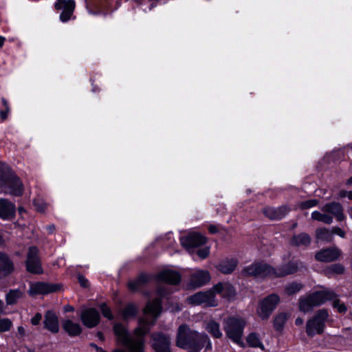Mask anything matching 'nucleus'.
Returning <instances> with one entry per match:
<instances>
[{"mask_svg":"<svg viewBox=\"0 0 352 352\" xmlns=\"http://www.w3.org/2000/svg\"><path fill=\"white\" fill-rule=\"evenodd\" d=\"M210 279V276L208 271L197 270L191 274L190 284L192 287H199L208 283Z\"/></svg>","mask_w":352,"mask_h":352,"instance_id":"obj_15","label":"nucleus"},{"mask_svg":"<svg viewBox=\"0 0 352 352\" xmlns=\"http://www.w3.org/2000/svg\"><path fill=\"white\" fill-rule=\"evenodd\" d=\"M58 284H49L43 282L32 283L30 285L29 294L30 296L45 295L60 289Z\"/></svg>","mask_w":352,"mask_h":352,"instance_id":"obj_9","label":"nucleus"},{"mask_svg":"<svg viewBox=\"0 0 352 352\" xmlns=\"http://www.w3.org/2000/svg\"><path fill=\"white\" fill-rule=\"evenodd\" d=\"M346 184L347 185H352V176L347 180Z\"/></svg>","mask_w":352,"mask_h":352,"instance_id":"obj_57","label":"nucleus"},{"mask_svg":"<svg viewBox=\"0 0 352 352\" xmlns=\"http://www.w3.org/2000/svg\"><path fill=\"white\" fill-rule=\"evenodd\" d=\"M148 280V276L142 274L138 277L135 280L131 281L129 283V287L131 290H138L142 285Z\"/></svg>","mask_w":352,"mask_h":352,"instance_id":"obj_30","label":"nucleus"},{"mask_svg":"<svg viewBox=\"0 0 352 352\" xmlns=\"http://www.w3.org/2000/svg\"><path fill=\"white\" fill-rule=\"evenodd\" d=\"M340 254L338 248H328L322 250L316 254L315 258L321 262H331L336 260Z\"/></svg>","mask_w":352,"mask_h":352,"instance_id":"obj_16","label":"nucleus"},{"mask_svg":"<svg viewBox=\"0 0 352 352\" xmlns=\"http://www.w3.org/2000/svg\"><path fill=\"white\" fill-rule=\"evenodd\" d=\"M301 267V263L292 262L275 270L265 263H255L245 267L242 274L256 278L285 276L295 273Z\"/></svg>","mask_w":352,"mask_h":352,"instance_id":"obj_2","label":"nucleus"},{"mask_svg":"<svg viewBox=\"0 0 352 352\" xmlns=\"http://www.w3.org/2000/svg\"><path fill=\"white\" fill-rule=\"evenodd\" d=\"M42 315L39 313H37L32 319L31 322L33 325H37L39 324L41 320Z\"/></svg>","mask_w":352,"mask_h":352,"instance_id":"obj_46","label":"nucleus"},{"mask_svg":"<svg viewBox=\"0 0 352 352\" xmlns=\"http://www.w3.org/2000/svg\"><path fill=\"white\" fill-rule=\"evenodd\" d=\"M170 338L162 333L152 335V346L155 352H170Z\"/></svg>","mask_w":352,"mask_h":352,"instance_id":"obj_10","label":"nucleus"},{"mask_svg":"<svg viewBox=\"0 0 352 352\" xmlns=\"http://www.w3.org/2000/svg\"><path fill=\"white\" fill-rule=\"evenodd\" d=\"M327 318L328 313L325 309L319 310L312 319L307 321L306 326L307 333L310 336L322 333L324 331Z\"/></svg>","mask_w":352,"mask_h":352,"instance_id":"obj_6","label":"nucleus"},{"mask_svg":"<svg viewBox=\"0 0 352 352\" xmlns=\"http://www.w3.org/2000/svg\"><path fill=\"white\" fill-rule=\"evenodd\" d=\"M311 218L314 220L322 222L326 224H331L333 222V217L327 212H321L317 210L311 213Z\"/></svg>","mask_w":352,"mask_h":352,"instance_id":"obj_27","label":"nucleus"},{"mask_svg":"<svg viewBox=\"0 0 352 352\" xmlns=\"http://www.w3.org/2000/svg\"><path fill=\"white\" fill-rule=\"evenodd\" d=\"M81 320L85 326L88 328H92L99 322L100 314L96 309H87L82 311Z\"/></svg>","mask_w":352,"mask_h":352,"instance_id":"obj_13","label":"nucleus"},{"mask_svg":"<svg viewBox=\"0 0 352 352\" xmlns=\"http://www.w3.org/2000/svg\"><path fill=\"white\" fill-rule=\"evenodd\" d=\"M236 265L235 259H226L219 264L218 270L223 274H230L234 270Z\"/></svg>","mask_w":352,"mask_h":352,"instance_id":"obj_25","label":"nucleus"},{"mask_svg":"<svg viewBox=\"0 0 352 352\" xmlns=\"http://www.w3.org/2000/svg\"><path fill=\"white\" fill-rule=\"evenodd\" d=\"M0 185L5 193L21 196L23 192V184L16 175L9 171L8 165L0 163Z\"/></svg>","mask_w":352,"mask_h":352,"instance_id":"obj_4","label":"nucleus"},{"mask_svg":"<svg viewBox=\"0 0 352 352\" xmlns=\"http://www.w3.org/2000/svg\"><path fill=\"white\" fill-rule=\"evenodd\" d=\"M310 296L314 301V305L316 306H319L326 301L333 300L336 298L334 292L326 289L314 292Z\"/></svg>","mask_w":352,"mask_h":352,"instance_id":"obj_17","label":"nucleus"},{"mask_svg":"<svg viewBox=\"0 0 352 352\" xmlns=\"http://www.w3.org/2000/svg\"><path fill=\"white\" fill-rule=\"evenodd\" d=\"M158 279L168 284L177 285L181 280V276L175 271L164 270L158 274Z\"/></svg>","mask_w":352,"mask_h":352,"instance_id":"obj_19","label":"nucleus"},{"mask_svg":"<svg viewBox=\"0 0 352 352\" xmlns=\"http://www.w3.org/2000/svg\"><path fill=\"white\" fill-rule=\"evenodd\" d=\"M311 243V237L307 233H300L294 235L290 240V244L294 246H308Z\"/></svg>","mask_w":352,"mask_h":352,"instance_id":"obj_23","label":"nucleus"},{"mask_svg":"<svg viewBox=\"0 0 352 352\" xmlns=\"http://www.w3.org/2000/svg\"><path fill=\"white\" fill-rule=\"evenodd\" d=\"M12 326V322L7 318L0 320V331L5 332L10 330Z\"/></svg>","mask_w":352,"mask_h":352,"instance_id":"obj_40","label":"nucleus"},{"mask_svg":"<svg viewBox=\"0 0 352 352\" xmlns=\"http://www.w3.org/2000/svg\"><path fill=\"white\" fill-rule=\"evenodd\" d=\"M44 324L45 327L53 333H56L59 331L58 317L51 311L46 312Z\"/></svg>","mask_w":352,"mask_h":352,"instance_id":"obj_20","label":"nucleus"},{"mask_svg":"<svg viewBox=\"0 0 352 352\" xmlns=\"http://www.w3.org/2000/svg\"><path fill=\"white\" fill-rule=\"evenodd\" d=\"M295 323L296 325H301L303 323V320L300 318H296Z\"/></svg>","mask_w":352,"mask_h":352,"instance_id":"obj_52","label":"nucleus"},{"mask_svg":"<svg viewBox=\"0 0 352 352\" xmlns=\"http://www.w3.org/2000/svg\"><path fill=\"white\" fill-rule=\"evenodd\" d=\"M138 311V307L134 304H128L122 311L121 314L124 320L134 317Z\"/></svg>","mask_w":352,"mask_h":352,"instance_id":"obj_29","label":"nucleus"},{"mask_svg":"<svg viewBox=\"0 0 352 352\" xmlns=\"http://www.w3.org/2000/svg\"><path fill=\"white\" fill-rule=\"evenodd\" d=\"M349 214L352 219V207L349 209Z\"/></svg>","mask_w":352,"mask_h":352,"instance_id":"obj_59","label":"nucleus"},{"mask_svg":"<svg viewBox=\"0 0 352 352\" xmlns=\"http://www.w3.org/2000/svg\"><path fill=\"white\" fill-rule=\"evenodd\" d=\"M90 346L91 347H93L94 349H95L96 351V352H106L104 351L102 348H100L98 347L96 344H91Z\"/></svg>","mask_w":352,"mask_h":352,"instance_id":"obj_49","label":"nucleus"},{"mask_svg":"<svg viewBox=\"0 0 352 352\" xmlns=\"http://www.w3.org/2000/svg\"><path fill=\"white\" fill-rule=\"evenodd\" d=\"M287 320V315L285 313L278 314L274 320V327L276 330H280Z\"/></svg>","mask_w":352,"mask_h":352,"instance_id":"obj_33","label":"nucleus"},{"mask_svg":"<svg viewBox=\"0 0 352 352\" xmlns=\"http://www.w3.org/2000/svg\"><path fill=\"white\" fill-rule=\"evenodd\" d=\"M316 237L319 240L329 241L332 239L331 230L327 228H320L316 230Z\"/></svg>","mask_w":352,"mask_h":352,"instance_id":"obj_31","label":"nucleus"},{"mask_svg":"<svg viewBox=\"0 0 352 352\" xmlns=\"http://www.w3.org/2000/svg\"><path fill=\"white\" fill-rule=\"evenodd\" d=\"M1 102H2V104H3V107H4V109H1L0 111V116H1V120L3 121H4L8 118V113L10 111V107H9L8 103L6 100V99L2 98L1 99Z\"/></svg>","mask_w":352,"mask_h":352,"instance_id":"obj_39","label":"nucleus"},{"mask_svg":"<svg viewBox=\"0 0 352 352\" xmlns=\"http://www.w3.org/2000/svg\"><path fill=\"white\" fill-rule=\"evenodd\" d=\"M206 242V238L198 233H190L186 236L181 239V243L187 250H190L192 248L199 247Z\"/></svg>","mask_w":352,"mask_h":352,"instance_id":"obj_12","label":"nucleus"},{"mask_svg":"<svg viewBox=\"0 0 352 352\" xmlns=\"http://www.w3.org/2000/svg\"><path fill=\"white\" fill-rule=\"evenodd\" d=\"M314 306L315 305H314V301L312 300L310 295L305 298L301 299L300 301V309L304 312L310 311Z\"/></svg>","mask_w":352,"mask_h":352,"instance_id":"obj_32","label":"nucleus"},{"mask_svg":"<svg viewBox=\"0 0 352 352\" xmlns=\"http://www.w3.org/2000/svg\"><path fill=\"white\" fill-rule=\"evenodd\" d=\"M344 267L340 264H334L329 267L325 273L327 275H332L333 274H340L344 272Z\"/></svg>","mask_w":352,"mask_h":352,"instance_id":"obj_35","label":"nucleus"},{"mask_svg":"<svg viewBox=\"0 0 352 352\" xmlns=\"http://www.w3.org/2000/svg\"><path fill=\"white\" fill-rule=\"evenodd\" d=\"M48 229H49V232H53V230H54V226H50V227L48 228Z\"/></svg>","mask_w":352,"mask_h":352,"instance_id":"obj_58","label":"nucleus"},{"mask_svg":"<svg viewBox=\"0 0 352 352\" xmlns=\"http://www.w3.org/2000/svg\"><path fill=\"white\" fill-rule=\"evenodd\" d=\"M205 344L206 349H212V343L206 334L192 331L184 324L179 326L176 340L178 347L189 352H199Z\"/></svg>","mask_w":352,"mask_h":352,"instance_id":"obj_1","label":"nucleus"},{"mask_svg":"<svg viewBox=\"0 0 352 352\" xmlns=\"http://www.w3.org/2000/svg\"><path fill=\"white\" fill-rule=\"evenodd\" d=\"M159 292V294H160V296H164V294L162 293V292L161 290H159V292Z\"/></svg>","mask_w":352,"mask_h":352,"instance_id":"obj_60","label":"nucleus"},{"mask_svg":"<svg viewBox=\"0 0 352 352\" xmlns=\"http://www.w3.org/2000/svg\"><path fill=\"white\" fill-rule=\"evenodd\" d=\"M97 336L100 340H104V336L101 333H100V332L98 333Z\"/></svg>","mask_w":352,"mask_h":352,"instance_id":"obj_55","label":"nucleus"},{"mask_svg":"<svg viewBox=\"0 0 352 352\" xmlns=\"http://www.w3.org/2000/svg\"><path fill=\"white\" fill-rule=\"evenodd\" d=\"M134 2L138 6L142 4V0H134Z\"/></svg>","mask_w":352,"mask_h":352,"instance_id":"obj_56","label":"nucleus"},{"mask_svg":"<svg viewBox=\"0 0 352 352\" xmlns=\"http://www.w3.org/2000/svg\"><path fill=\"white\" fill-rule=\"evenodd\" d=\"M245 321L241 318L231 317L223 322V329L228 338L234 343L241 345V338Z\"/></svg>","mask_w":352,"mask_h":352,"instance_id":"obj_5","label":"nucleus"},{"mask_svg":"<svg viewBox=\"0 0 352 352\" xmlns=\"http://www.w3.org/2000/svg\"><path fill=\"white\" fill-rule=\"evenodd\" d=\"M220 294L223 296H230L234 294L232 287L228 283H219L214 286L213 291L198 292L188 298V301L194 305L214 307L217 305L214 294Z\"/></svg>","mask_w":352,"mask_h":352,"instance_id":"obj_3","label":"nucleus"},{"mask_svg":"<svg viewBox=\"0 0 352 352\" xmlns=\"http://www.w3.org/2000/svg\"><path fill=\"white\" fill-rule=\"evenodd\" d=\"M54 6L58 10H63L60 15V19L63 22H66L73 14L75 9V2L74 0H57Z\"/></svg>","mask_w":352,"mask_h":352,"instance_id":"obj_11","label":"nucleus"},{"mask_svg":"<svg viewBox=\"0 0 352 352\" xmlns=\"http://www.w3.org/2000/svg\"><path fill=\"white\" fill-rule=\"evenodd\" d=\"M63 328L71 336H77L81 332L80 324L73 322L70 320H65L63 322Z\"/></svg>","mask_w":352,"mask_h":352,"instance_id":"obj_24","label":"nucleus"},{"mask_svg":"<svg viewBox=\"0 0 352 352\" xmlns=\"http://www.w3.org/2000/svg\"><path fill=\"white\" fill-rule=\"evenodd\" d=\"M331 233H332V235L337 234V235L341 236L342 238H344L345 236L344 232L341 228H340L338 227L333 228V229L331 230Z\"/></svg>","mask_w":352,"mask_h":352,"instance_id":"obj_44","label":"nucleus"},{"mask_svg":"<svg viewBox=\"0 0 352 352\" xmlns=\"http://www.w3.org/2000/svg\"><path fill=\"white\" fill-rule=\"evenodd\" d=\"M302 288V285L297 283H292L287 285L285 292L288 295H293L298 292Z\"/></svg>","mask_w":352,"mask_h":352,"instance_id":"obj_36","label":"nucleus"},{"mask_svg":"<svg viewBox=\"0 0 352 352\" xmlns=\"http://www.w3.org/2000/svg\"><path fill=\"white\" fill-rule=\"evenodd\" d=\"M34 206L38 212H43L45 211L46 204L40 199H36L34 201Z\"/></svg>","mask_w":352,"mask_h":352,"instance_id":"obj_41","label":"nucleus"},{"mask_svg":"<svg viewBox=\"0 0 352 352\" xmlns=\"http://www.w3.org/2000/svg\"><path fill=\"white\" fill-rule=\"evenodd\" d=\"M321 210L330 215L331 214L332 217H335L339 221H343L345 219L342 206L338 202L327 204L322 207Z\"/></svg>","mask_w":352,"mask_h":352,"instance_id":"obj_14","label":"nucleus"},{"mask_svg":"<svg viewBox=\"0 0 352 352\" xmlns=\"http://www.w3.org/2000/svg\"><path fill=\"white\" fill-rule=\"evenodd\" d=\"M100 309L105 318H108L109 320H112L113 318V316L110 308L107 307L105 303H102L100 305Z\"/></svg>","mask_w":352,"mask_h":352,"instance_id":"obj_38","label":"nucleus"},{"mask_svg":"<svg viewBox=\"0 0 352 352\" xmlns=\"http://www.w3.org/2000/svg\"><path fill=\"white\" fill-rule=\"evenodd\" d=\"M333 306L336 307L339 312L342 313L346 310V307L344 304L340 303L339 300L336 299V297L333 300Z\"/></svg>","mask_w":352,"mask_h":352,"instance_id":"obj_42","label":"nucleus"},{"mask_svg":"<svg viewBox=\"0 0 352 352\" xmlns=\"http://www.w3.org/2000/svg\"><path fill=\"white\" fill-rule=\"evenodd\" d=\"M208 230L210 233H216L218 231L217 226L211 225L208 228Z\"/></svg>","mask_w":352,"mask_h":352,"instance_id":"obj_48","label":"nucleus"},{"mask_svg":"<svg viewBox=\"0 0 352 352\" xmlns=\"http://www.w3.org/2000/svg\"><path fill=\"white\" fill-rule=\"evenodd\" d=\"M3 313V302L0 300V314Z\"/></svg>","mask_w":352,"mask_h":352,"instance_id":"obj_53","label":"nucleus"},{"mask_svg":"<svg viewBox=\"0 0 352 352\" xmlns=\"http://www.w3.org/2000/svg\"><path fill=\"white\" fill-rule=\"evenodd\" d=\"M206 329L215 338H220L222 336L219 324L214 320H210L206 324Z\"/></svg>","mask_w":352,"mask_h":352,"instance_id":"obj_26","label":"nucleus"},{"mask_svg":"<svg viewBox=\"0 0 352 352\" xmlns=\"http://www.w3.org/2000/svg\"><path fill=\"white\" fill-rule=\"evenodd\" d=\"M280 302L277 294H272L260 301L256 313L262 320H267Z\"/></svg>","mask_w":352,"mask_h":352,"instance_id":"obj_7","label":"nucleus"},{"mask_svg":"<svg viewBox=\"0 0 352 352\" xmlns=\"http://www.w3.org/2000/svg\"><path fill=\"white\" fill-rule=\"evenodd\" d=\"M64 309H65V311H66V312L73 311L74 309V307L70 305L65 306Z\"/></svg>","mask_w":352,"mask_h":352,"instance_id":"obj_51","label":"nucleus"},{"mask_svg":"<svg viewBox=\"0 0 352 352\" xmlns=\"http://www.w3.org/2000/svg\"><path fill=\"white\" fill-rule=\"evenodd\" d=\"M209 253H210V250H209V248H208V247H205V248L200 249L197 251L198 256L201 258H206L209 255Z\"/></svg>","mask_w":352,"mask_h":352,"instance_id":"obj_43","label":"nucleus"},{"mask_svg":"<svg viewBox=\"0 0 352 352\" xmlns=\"http://www.w3.org/2000/svg\"><path fill=\"white\" fill-rule=\"evenodd\" d=\"M15 214V206L7 199H0V218L8 220Z\"/></svg>","mask_w":352,"mask_h":352,"instance_id":"obj_18","label":"nucleus"},{"mask_svg":"<svg viewBox=\"0 0 352 352\" xmlns=\"http://www.w3.org/2000/svg\"><path fill=\"white\" fill-rule=\"evenodd\" d=\"M338 197L341 198L347 197L350 200H352V191L341 190L338 194Z\"/></svg>","mask_w":352,"mask_h":352,"instance_id":"obj_45","label":"nucleus"},{"mask_svg":"<svg viewBox=\"0 0 352 352\" xmlns=\"http://www.w3.org/2000/svg\"><path fill=\"white\" fill-rule=\"evenodd\" d=\"M22 296L23 292L19 289L10 290L6 295V303L8 305L16 304Z\"/></svg>","mask_w":352,"mask_h":352,"instance_id":"obj_28","label":"nucleus"},{"mask_svg":"<svg viewBox=\"0 0 352 352\" xmlns=\"http://www.w3.org/2000/svg\"><path fill=\"white\" fill-rule=\"evenodd\" d=\"M27 270L32 274H41L43 272L41 260L38 255V250L32 246L29 248L26 259Z\"/></svg>","mask_w":352,"mask_h":352,"instance_id":"obj_8","label":"nucleus"},{"mask_svg":"<svg viewBox=\"0 0 352 352\" xmlns=\"http://www.w3.org/2000/svg\"><path fill=\"white\" fill-rule=\"evenodd\" d=\"M13 270V262L6 254L0 253V276H5L9 275Z\"/></svg>","mask_w":352,"mask_h":352,"instance_id":"obj_21","label":"nucleus"},{"mask_svg":"<svg viewBox=\"0 0 352 352\" xmlns=\"http://www.w3.org/2000/svg\"><path fill=\"white\" fill-rule=\"evenodd\" d=\"M153 6L152 5L150 8H149V10H151L152 8H153Z\"/></svg>","mask_w":352,"mask_h":352,"instance_id":"obj_61","label":"nucleus"},{"mask_svg":"<svg viewBox=\"0 0 352 352\" xmlns=\"http://www.w3.org/2000/svg\"><path fill=\"white\" fill-rule=\"evenodd\" d=\"M247 342L250 346L253 347L263 348V344L261 342L258 335H256V333H250L247 338Z\"/></svg>","mask_w":352,"mask_h":352,"instance_id":"obj_34","label":"nucleus"},{"mask_svg":"<svg viewBox=\"0 0 352 352\" xmlns=\"http://www.w3.org/2000/svg\"><path fill=\"white\" fill-rule=\"evenodd\" d=\"M78 280L82 287H88V280L84 276L79 275L78 276Z\"/></svg>","mask_w":352,"mask_h":352,"instance_id":"obj_47","label":"nucleus"},{"mask_svg":"<svg viewBox=\"0 0 352 352\" xmlns=\"http://www.w3.org/2000/svg\"><path fill=\"white\" fill-rule=\"evenodd\" d=\"M289 212V209L286 206H281L277 208H267L264 210L266 217L271 219H280Z\"/></svg>","mask_w":352,"mask_h":352,"instance_id":"obj_22","label":"nucleus"},{"mask_svg":"<svg viewBox=\"0 0 352 352\" xmlns=\"http://www.w3.org/2000/svg\"><path fill=\"white\" fill-rule=\"evenodd\" d=\"M5 40L4 37L0 36V47L3 46Z\"/></svg>","mask_w":352,"mask_h":352,"instance_id":"obj_54","label":"nucleus"},{"mask_svg":"<svg viewBox=\"0 0 352 352\" xmlns=\"http://www.w3.org/2000/svg\"><path fill=\"white\" fill-rule=\"evenodd\" d=\"M18 333L21 336H25V329L23 327H18Z\"/></svg>","mask_w":352,"mask_h":352,"instance_id":"obj_50","label":"nucleus"},{"mask_svg":"<svg viewBox=\"0 0 352 352\" xmlns=\"http://www.w3.org/2000/svg\"><path fill=\"white\" fill-rule=\"evenodd\" d=\"M318 204L317 199H309L302 201L299 204V208L301 209H308L314 207Z\"/></svg>","mask_w":352,"mask_h":352,"instance_id":"obj_37","label":"nucleus"}]
</instances>
